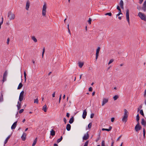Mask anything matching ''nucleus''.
<instances>
[{
    "label": "nucleus",
    "mask_w": 146,
    "mask_h": 146,
    "mask_svg": "<svg viewBox=\"0 0 146 146\" xmlns=\"http://www.w3.org/2000/svg\"><path fill=\"white\" fill-rule=\"evenodd\" d=\"M129 10L128 9H127L126 11V19L127 21L129 24Z\"/></svg>",
    "instance_id": "39448f33"
},
{
    "label": "nucleus",
    "mask_w": 146,
    "mask_h": 146,
    "mask_svg": "<svg viewBox=\"0 0 146 146\" xmlns=\"http://www.w3.org/2000/svg\"><path fill=\"white\" fill-rule=\"evenodd\" d=\"M63 120H64V121L65 123L66 124V123L67 121H66V119L65 117L64 118Z\"/></svg>",
    "instance_id": "864d4df0"
},
{
    "label": "nucleus",
    "mask_w": 146,
    "mask_h": 146,
    "mask_svg": "<svg viewBox=\"0 0 146 146\" xmlns=\"http://www.w3.org/2000/svg\"><path fill=\"white\" fill-rule=\"evenodd\" d=\"M105 15H108L110 16H111L112 15V14L111 13H108L105 14Z\"/></svg>",
    "instance_id": "c9c22d12"
},
{
    "label": "nucleus",
    "mask_w": 146,
    "mask_h": 146,
    "mask_svg": "<svg viewBox=\"0 0 146 146\" xmlns=\"http://www.w3.org/2000/svg\"><path fill=\"white\" fill-rule=\"evenodd\" d=\"M7 70H6L5 71V72L4 73L3 76V79L2 80V81L3 82H4L6 80V78L7 76Z\"/></svg>",
    "instance_id": "423d86ee"
},
{
    "label": "nucleus",
    "mask_w": 146,
    "mask_h": 146,
    "mask_svg": "<svg viewBox=\"0 0 146 146\" xmlns=\"http://www.w3.org/2000/svg\"><path fill=\"white\" fill-rule=\"evenodd\" d=\"M119 96H118L115 95L113 97V99L114 100H117L119 98Z\"/></svg>",
    "instance_id": "7c9ffc66"
},
{
    "label": "nucleus",
    "mask_w": 146,
    "mask_h": 146,
    "mask_svg": "<svg viewBox=\"0 0 146 146\" xmlns=\"http://www.w3.org/2000/svg\"><path fill=\"white\" fill-rule=\"evenodd\" d=\"M127 116L124 115V116L122 119V121L123 122H126L127 120Z\"/></svg>",
    "instance_id": "ddd939ff"
},
{
    "label": "nucleus",
    "mask_w": 146,
    "mask_h": 146,
    "mask_svg": "<svg viewBox=\"0 0 146 146\" xmlns=\"http://www.w3.org/2000/svg\"><path fill=\"white\" fill-rule=\"evenodd\" d=\"M135 130L136 131H137V124L135 126Z\"/></svg>",
    "instance_id": "338daca9"
},
{
    "label": "nucleus",
    "mask_w": 146,
    "mask_h": 146,
    "mask_svg": "<svg viewBox=\"0 0 146 146\" xmlns=\"http://www.w3.org/2000/svg\"><path fill=\"white\" fill-rule=\"evenodd\" d=\"M11 136V135H10L6 138V139L5 140V142H4L5 144L7 142L8 139Z\"/></svg>",
    "instance_id": "5701e85b"
},
{
    "label": "nucleus",
    "mask_w": 146,
    "mask_h": 146,
    "mask_svg": "<svg viewBox=\"0 0 146 146\" xmlns=\"http://www.w3.org/2000/svg\"><path fill=\"white\" fill-rule=\"evenodd\" d=\"M114 117H112L111 119V121L112 122H113L114 121Z\"/></svg>",
    "instance_id": "4d7b16f0"
},
{
    "label": "nucleus",
    "mask_w": 146,
    "mask_h": 146,
    "mask_svg": "<svg viewBox=\"0 0 146 146\" xmlns=\"http://www.w3.org/2000/svg\"><path fill=\"white\" fill-rule=\"evenodd\" d=\"M46 4L45 3L43 6L42 11V15L43 17H46Z\"/></svg>",
    "instance_id": "f03ea898"
},
{
    "label": "nucleus",
    "mask_w": 146,
    "mask_h": 146,
    "mask_svg": "<svg viewBox=\"0 0 146 146\" xmlns=\"http://www.w3.org/2000/svg\"><path fill=\"white\" fill-rule=\"evenodd\" d=\"M24 111V110L23 109H21V110H20L19 111V113H22Z\"/></svg>",
    "instance_id": "8fccbe9b"
},
{
    "label": "nucleus",
    "mask_w": 146,
    "mask_h": 146,
    "mask_svg": "<svg viewBox=\"0 0 146 146\" xmlns=\"http://www.w3.org/2000/svg\"><path fill=\"white\" fill-rule=\"evenodd\" d=\"M108 99L105 98H103L102 104V106H104L105 104L107 103L108 102Z\"/></svg>",
    "instance_id": "6e6552de"
},
{
    "label": "nucleus",
    "mask_w": 146,
    "mask_h": 146,
    "mask_svg": "<svg viewBox=\"0 0 146 146\" xmlns=\"http://www.w3.org/2000/svg\"><path fill=\"white\" fill-rule=\"evenodd\" d=\"M100 50V48L99 47H98L97 49L96 50V60H97L98 58V56H99V52Z\"/></svg>",
    "instance_id": "0eeeda50"
},
{
    "label": "nucleus",
    "mask_w": 146,
    "mask_h": 146,
    "mask_svg": "<svg viewBox=\"0 0 146 146\" xmlns=\"http://www.w3.org/2000/svg\"><path fill=\"white\" fill-rule=\"evenodd\" d=\"M55 92H54L52 94V96L53 97H54L55 96Z\"/></svg>",
    "instance_id": "052dcab7"
},
{
    "label": "nucleus",
    "mask_w": 146,
    "mask_h": 146,
    "mask_svg": "<svg viewBox=\"0 0 146 146\" xmlns=\"http://www.w3.org/2000/svg\"><path fill=\"white\" fill-rule=\"evenodd\" d=\"M142 9L145 12L146 10V7L143 6Z\"/></svg>",
    "instance_id": "a18cd8bd"
},
{
    "label": "nucleus",
    "mask_w": 146,
    "mask_h": 146,
    "mask_svg": "<svg viewBox=\"0 0 146 146\" xmlns=\"http://www.w3.org/2000/svg\"><path fill=\"white\" fill-rule=\"evenodd\" d=\"M143 0H139V3L140 4H141L142 2H143Z\"/></svg>",
    "instance_id": "680f3d73"
},
{
    "label": "nucleus",
    "mask_w": 146,
    "mask_h": 146,
    "mask_svg": "<svg viewBox=\"0 0 146 146\" xmlns=\"http://www.w3.org/2000/svg\"><path fill=\"white\" fill-rule=\"evenodd\" d=\"M89 138V135L88 133H87L86 134L84 135L83 137V139L84 140H86L88 139Z\"/></svg>",
    "instance_id": "1a4fd4ad"
},
{
    "label": "nucleus",
    "mask_w": 146,
    "mask_h": 146,
    "mask_svg": "<svg viewBox=\"0 0 146 146\" xmlns=\"http://www.w3.org/2000/svg\"><path fill=\"white\" fill-rule=\"evenodd\" d=\"M68 33H69L70 34V35H71V33L70 31V29H69V28H68Z\"/></svg>",
    "instance_id": "69168bd1"
},
{
    "label": "nucleus",
    "mask_w": 146,
    "mask_h": 146,
    "mask_svg": "<svg viewBox=\"0 0 146 146\" xmlns=\"http://www.w3.org/2000/svg\"><path fill=\"white\" fill-rule=\"evenodd\" d=\"M142 106L141 105H140L139 106V108H137V111H139L140 109L142 108Z\"/></svg>",
    "instance_id": "49530a36"
},
{
    "label": "nucleus",
    "mask_w": 146,
    "mask_h": 146,
    "mask_svg": "<svg viewBox=\"0 0 146 146\" xmlns=\"http://www.w3.org/2000/svg\"><path fill=\"white\" fill-rule=\"evenodd\" d=\"M100 133H99L98 135V138L96 140V142H97L99 141V140L100 139Z\"/></svg>",
    "instance_id": "473e14b6"
},
{
    "label": "nucleus",
    "mask_w": 146,
    "mask_h": 146,
    "mask_svg": "<svg viewBox=\"0 0 146 146\" xmlns=\"http://www.w3.org/2000/svg\"><path fill=\"white\" fill-rule=\"evenodd\" d=\"M143 6L146 7V0L144 1L143 5Z\"/></svg>",
    "instance_id": "5fc2aeb1"
},
{
    "label": "nucleus",
    "mask_w": 146,
    "mask_h": 146,
    "mask_svg": "<svg viewBox=\"0 0 146 146\" xmlns=\"http://www.w3.org/2000/svg\"><path fill=\"white\" fill-rule=\"evenodd\" d=\"M140 113L142 116L144 117V114L143 113V111L142 110H140Z\"/></svg>",
    "instance_id": "e433bc0d"
},
{
    "label": "nucleus",
    "mask_w": 146,
    "mask_h": 146,
    "mask_svg": "<svg viewBox=\"0 0 146 146\" xmlns=\"http://www.w3.org/2000/svg\"><path fill=\"white\" fill-rule=\"evenodd\" d=\"M122 13H121V11H119V13L117 15L116 17L117 16H119L120 14H122Z\"/></svg>",
    "instance_id": "603ef678"
},
{
    "label": "nucleus",
    "mask_w": 146,
    "mask_h": 146,
    "mask_svg": "<svg viewBox=\"0 0 146 146\" xmlns=\"http://www.w3.org/2000/svg\"><path fill=\"white\" fill-rule=\"evenodd\" d=\"M123 2L122 0H121L119 2V5L120 6L121 8L122 9H123Z\"/></svg>",
    "instance_id": "2eb2a0df"
},
{
    "label": "nucleus",
    "mask_w": 146,
    "mask_h": 146,
    "mask_svg": "<svg viewBox=\"0 0 146 146\" xmlns=\"http://www.w3.org/2000/svg\"><path fill=\"white\" fill-rule=\"evenodd\" d=\"M92 87H90L89 88V91H90V92H91L92 91Z\"/></svg>",
    "instance_id": "6e6d98bb"
},
{
    "label": "nucleus",
    "mask_w": 146,
    "mask_h": 146,
    "mask_svg": "<svg viewBox=\"0 0 146 146\" xmlns=\"http://www.w3.org/2000/svg\"><path fill=\"white\" fill-rule=\"evenodd\" d=\"M92 125V124L91 123H90L88 125V127L89 129H90L91 128Z\"/></svg>",
    "instance_id": "c03bdc74"
},
{
    "label": "nucleus",
    "mask_w": 146,
    "mask_h": 146,
    "mask_svg": "<svg viewBox=\"0 0 146 146\" xmlns=\"http://www.w3.org/2000/svg\"><path fill=\"white\" fill-rule=\"evenodd\" d=\"M38 98H36L34 100V103L38 104Z\"/></svg>",
    "instance_id": "58836bf2"
},
{
    "label": "nucleus",
    "mask_w": 146,
    "mask_h": 146,
    "mask_svg": "<svg viewBox=\"0 0 146 146\" xmlns=\"http://www.w3.org/2000/svg\"><path fill=\"white\" fill-rule=\"evenodd\" d=\"M143 136L144 138H145V128L143 129Z\"/></svg>",
    "instance_id": "72a5a7b5"
},
{
    "label": "nucleus",
    "mask_w": 146,
    "mask_h": 146,
    "mask_svg": "<svg viewBox=\"0 0 146 146\" xmlns=\"http://www.w3.org/2000/svg\"><path fill=\"white\" fill-rule=\"evenodd\" d=\"M146 89L145 90V92H144V96L145 97L146 96Z\"/></svg>",
    "instance_id": "774afa93"
},
{
    "label": "nucleus",
    "mask_w": 146,
    "mask_h": 146,
    "mask_svg": "<svg viewBox=\"0 0 146 146\" xmlns=\"http://www.w3.org/2000/svg\"><path fill=\"white\" fill-rule=\"evenodd\" d=\"M32 39L35 42H37V39L35 36H33L32 37Z\"/></svg>",
    "instance_id": "bb28decb"
},
{
    "label": "nucleus",
    "mask_w": 146,
    "mask_h": 146,
    "mask_svg": "<svg viewBox=\"0 0 146 146\" xmlns=\"http://www.w3.org/2000/svg\"><path fill=\"white\" fill-rule=\"evenodd\" d=\"M66 116L68 117H69L70 116V114H69V113H67Z\"/></svg>",
    "instance_id": "bf43d9fd"
},
{
    "label": "nucleus",
    "mask_w": 146,
    "mask_h": 146,
    "mask_svg": "<svg viewBox=\"0 0 146 146\" xmlns=\"http://www.w3.org/2000/svg\"><path fill=\"white\" fill-rule=\"evenodd\" d=\"M3 101V95L2 94H1V96H0V102H2Z\"/></svg>",
    "instance_id": "c756f323"
},
{
    "label": "nucleus",
    "mask_w": 146,
    "mask_h": 146,
    "mask_svg": "<svg viewBox=\"0 0 146 146\" xmlns=\"http://www.w3.org/2000/svg\"><path fill=\"white\" fill-rule=\"evenodd\" d=\"M124 115H127L128 116V115L129 113L127 110L126 109H125L124 110Z\"/></svg>",
    "instance_id": "a878e982"
},
{
    "label": "nucleus",
    "mask_w": 146,
    "mask_h": 146,
    "mask_svg": "<svg viewBox=\"0 0 146 146\" xmlns=\"http://www.w3.org/2000/svg\"><path fill=\"white\" fill-rule=\"evenodd\" d=\"M101 146H105V141L104 140H103L102 141Z\"/></svg>",
    "instance_id": "79ce46f5"
},
{
    "label": "nucleus",
    "mask_w": 146,
    "mask_h": 146,
    "mask_svg": "<svg viewBox=\"0 0 146 146\" xmlns=\"http://www.w3.org/2000/svg\"><path fill=\"white\" fill-rule=\"evenodd\" d=\"M138 15L141 19L146 21V17L144 14L139 12L138 14Z\"/></svg>",
    "instance_id": "7ed1b4c3"
},
{
    "label": "nucleus",
    "mask_w": 146,
    "mask_h": 146,
    "mask_svg": "<svg viewBox=\"0 0 146 146\" xmlns=\"http://www.w3.org/2000/svg\"><path fill=\"white\" fill-rule=\"evenodd\" d=\"M89 142V141L87 140L86 142L85 143V144L84 145V146H88V143Z\"/></svg>",
    "instance_id": "f704fd0d"
},
{
    "label": "nucleus",
    "mask_w": 146,
    "mask_h": 146,
    "mask_svg": "<svg viewBox=\"0 0 146 146\" xmlns=\"http://www.w3.org/2000/svg\"><path fill=\"white\" fill-rule=\"evenodd\" d=\"M117 9L119 11H121V10L118 5H117Z\"/></svg>",
    "instance_id": "de8ad7c7"
},
{
    "label": "nucleus",
    "mask_w": 146,
    "mask_h": 146,
    "mask_svg": "<svg viewBox=\"0 0 146 146\" xmlns=\"http://www.w3.org/2000/svg\"><path fill=\"white\" fill-rule=\"evenodd\" d=\"M55 131L53 129H52L51 131H50V135L51 136H54L55 135Z\"/></svg>",
    "instance_id": "4be33fe9"
},
{
    "label": "nucleus",
    "mask_w": 146,
    "mask_h": 146,
    "mask_svg": "<svg viewBox=\"0 0 146 146\" xmlns=\"http://www.w3.org/2000/svg\"><path fill=\"white\" fill-rule=\"evenodd\" d=\"M8 17L9 18L10 20H13L14 19L15 17V15L11 11H9L8 13Z\"/></svg>",
    "instance_id": "f257e3e1"
},
{
    "label": "nucleus",
    "mask_w": 146,
    "mask_h": 146,
    "mask_svg": "<svg viewBox=\"0 0 146 146\" xmlns=\"http://www.w3.org/2000/svg\"><path fill=\"white\" fill-rule=\"evenodd\" d=\"M92 21V19L90 18H89V20L88 21V22L89 24L90 25L91 24V21Z\"/></svg>",
    "instance_id": "37998d69"
},
{
    "label": "nucleus",
    "mask_w": 146,
    "mask_h": 146,
    "mask_svg": "<svg viewBox=\"0 0 146 146\" xmlns=\"http://www.w3.org/2000/svg\"><path fill=\"white\" fill-rule=\"evenodd\" d=\"M23 84H22V83L21 82L20 83H19V86L17 88V89L19 90V89H21L22 88V87H23Z\"/></svg>",
    "instance_id": "393cba45"
},
{
    "label": "nucleus",
    "mask_w": 146,
    "mask_h": 146,
    "mask_svg": "<svg viewBox=\"0 0 146 146\" xmlns=\"http://www.w3.org/2000/svg\"><path fill=\"white\" fill-rule=\"evenodd\" d=\"M87 115V111L86 110H85L84 111L83 114H82V117L84 119H85L86 117V115Z\"/></svg>",
    "instance_id": "f8f14e48"
},
{
    "label": "nucleus",
    "mask_w": 146,
    "mask_h": 146,
    "mask_svg": "<svg viewBox=\"0 0 146 146\" xmlns=\"http://www.w3.org/2000/svg\"><path fill=\"white\" fill-rule=\"evenodd\" d=\"M37 138H36L33 141V143L34 144H36V143L37 141Z\"/></svg>",
    "instance_id": "a19ab883"
},
{
    "label": "nucleus",
    "mask_w": 146,
    "mask_h": 146,
    "mask_svg": "<svg viewBox=\"0 0 146 146\" xmlns=\"http://www.w3.org/2000/svg\"><path fill=\"white\" fill-rule=\"evenodd\" d=\"M139 114H137V121H139Z\"/></svg>",
    "instance_id": "e2e57ef3"
},
{
    "label": "nucleus",
    "mask_w": 146,
    "mask_h": 146,
    "mask_svg": "<svg viewBox=\"0 0 146 146\" xmlns=\"http://www.w3.org/2000/svg\"><path fill=\"white\" fill-rule=\"evenodd\" d=\"M71 125L69 124H68L66 126V130L68 131H70V129H71Z\"/></svg>",
    "instance_id": "6ab92c4d"
},
{
    "label": "nucleus",
    "mask_w": 146,
    "mask_h": 146,
    "mask_svg": "<svg viewBox=\"0 0 146 146\" xmlns=\"http://www.w3.org/2000/svg\"><path fill=\"white\" fill-rule=\"evenodd\" d=\"M30 3L29 1H27V2L26 6V9L28 10L30 6Z\"/></svg>",
    "instance_id": "9d476101"
},
{
    "label": "nucleus",
    "mask_w": 146,
    "mask_h": 146,
    "mask_svg": "<svg viewBox=\"0 0 146 146\" xmlns=\"http://www.w3.org/2000/svg\"><path fill=\"white\" fill-rule=\"evenodd\" d=\"M113 61H114L113 59H111L108 63V65H109V64H110L111 63H112Z\"/></svg>",
    "instance_id": "4c0bfd02"
},
{
    "label": "nucleus",
    "mask_w": 146,
    "mask_h": 146,
    "mask_svg": "<svg viewBox=\"0 0 146 146\" xmlns=\"http://www.w3.org/2000/svg\"><path fill=\"white\" fill-rule=\"evenodd\" d=\"M24 93V91H22L20 93L19 98V100L20 102H21L23 100Z\"/></svg>",
    "instance_id": "20e7f679"
},
{
    "label": "nucleus",
    "mask_w": 146,
    "mask_h": 146,
    "mask_svg": "<svg viewBox=\"0 0 146 146\" xmlns=\"http://www.w3.org/2000/svg\"><path fill=\"white\" fill-rule=\"evenodd\" d=\"M26 134L25 133H23L21 137L23 141H25L26 139Z\"/></svg>",
    "instance_id": "9b49d317"
},
{
    "label": "nucleus",
    "mask_w": 146,
    "mask_h": 146,
    "mask_svg": "<svg viewBox=\"0 0 146 146\" xmlns=\"http://www.w3.org/2000/svg\"><path fill=\"white\" fill-rule=\"evenodd\" d=\"M142 125L144 126H145L146 124V122L144 120L143 118H142L141 119V122Z\"/></svg>",
    "instance_id": "aec40b11"
},
{
    "label": "nucleus",
    "mask_w": 146,
    "mask_h": 146,
    "mask_svg": "<svg viewBox=\"0 0 146 146\" xmlns=\"http://www.w3.org/2000/svg\"><path fill=\"white\" fill-rule=\"evenodd\" d=\"M74 121V117H72L70 118V119L69 121V122L70 124H72L73 122Z\"/></svg>",
    "instance_id": "412c9836"
},
{
    "label": "nucleus",
    "mask_w": 146,
    "mask_h": 146,
    "mask_svg": "<svg viewBox=\"0 0 146 146\" xmlns=\"http://www.w3.org/2000/svg\"><path fill=\"white\" fill-rule=\"evenodd\" d=\"M62 136H61L60 138H59L57 140V142L58 143L62 141Z\"/></svg>",
    "instance_id": "2f4dec72"
},
{
    "label": "nucleus",
    "mask_w": 146,
    "mask_h": 146,
    "mask_svg": "<svg viewBox=\"0 0 146 146\" xmlns=\"http://www.w3.org/2000/svg\"><path fill=\"white\" fill-rule=\"evenodd\" d=\"M42 50H42V57H43V55H44V52H45V48L44 47L43 48Z\"/></svg>",
    "instance_id": "ea45409f"
},
{
    "label": "nucleus",
    "mask_w": 146,
    "mask_h": 146,
    "mask_svg": "<svg viewBox=\"0 0 146 146\" xmlns=\"http://www.w3.org/2000/svg\"><path fill=\"white\" fill-rule=\"evenodd\" d=\"M24 74L25 82H26V79H27V78H26V71L25 70L24 71Z\"/></svg>",
    "instance_id": "c85d7f7f"
},
{
    "label": "nucleus",
    "mask_w": 146,
    "mask_h": 146,
    "mask_svg": "<svg viewBox=\"0 0 146 146\" xmlns=\"http://www.w3.org/2000/svg\"><path fill=\"white\" fill-rule=\"evenodd\" d=\"M112 127L111 126H110L109 127V128L108 129H105V128H102V131H111V129H112Z\"/></svg>",
    "instance_id": "dca6fc26"
},
{
    "label": "nucleus",
    "mask_w": 146,
    "mask_h": 146,
    "mask_svg": "<svg viewBox=\"0 0 146 146\" xmlns=\"http://www.w3.org/2000/svg\"><path fill=\"white\" fill-rule=\"evenodd\" d=\"M9 38H8L7 39V44H9Z\"/></svg>",
    "instance_id": "13d9d810"
},
{
    "label": "nucleus",
    "mask_w": 146,
    "mask_h": 146,
    "mask_svg": "<svg viewBox=\"0 0 146 146\" xmlns=\"http://www.w3.org/2000/svg\"><path fill=\"white\" fill-rule=\"evenodd\" d=\"M121 135H120L117 139V141H118L119 140V139L121 137Z\"/></svg>",
    "instance_id": "0e129e2a"
},
{
    "label": "nucleus",
    "mask_w": 146,
    "mask_h": 146,
    "mask_svg": "<svg viewBox=\"0 0 146 146\" xmlns=\"http://www.w3.org/2000/svg\"><path fill=\"white\" fill-rule=\"evenodd\" d=\"M111 140H112V142H111V146H113V144L114 143V141L112 139H111Z\"/></svg>",
    "instance_id": "09e8293b"
},
{
    "label": "nucleus",
    "mask_w": 146,
    "mask_h": 146,
    "mask_svg": "<svg viewBox=\"0 0 146 146\" xmlns=\"http://www.w3.org/2000/svg\"><path fill=\"white\" fill-rule=\"evenodd\" d=\"M78 66H79V67L80 68H81L82 67V66H83V65H84V63L83 62H79L78 63Z\"/></svg>",
    "instance_id": "b1692460"
},
{
    "label": "nucleus",
    "mask_w": 146,
    "mask_h": 146,
    "mask_svg": "<svg viewBox=\"0 0 146 146\" xmlns=\"http://www.w3.org/2000/svg\"><path fill=\"white\" fill-rule=\"evenodd\" d=\"M94 113H92L91 114V115H90V118H93L94 117Z\"/></svg>",
    "instance_id": "3c124183"
},
{
    "label": "nucleus",
    "mask_w": 146,
    "mask_h": 146,
    "mask_svg": "<svg viewBox=\"0 0 146 146\" xmlns=\"http://www.w3.org/2000/svg\"><path fill=\"white\" fill-rule=\"evenodd\" d=\"M48 109V108L46 106V105H44L43 107L42 110H43L44 111V112H46L47 111V109Z\"/></svg>",
    "instance_id": "f3484780"
},
{
    "label": "nucleus",
    "mask_w": 146,
    "mask_h": 146,
    "mask_svg": "<svg viewBox=\"0 0 146 146\" xmlns=\"http://www.w3.org/2000/svg\"><path fill=\"white\" fill-rule=\"evenodd\" d=\"M21 102H19L18 101L17 102V109L18 110H19L21 108Z\"/></svg>",
    "instance_id": "a211bd4d"
},
{
    "label": "nucleus",
    "mask_w": 146,
    "mask_h": 146,
    "mask_svg": "<svg viewBox=\"0 0 146 146\" xmlns=\"http://www.w3.org/2000/svg\"><path fill=\"white\" fill-rule=\"evenodd\" d=\"M17 121L15 122L12 125L11 127V129H15L17 125Z\"/></svg>",
    "instance_id": "4468645a"
},
{
    "label": "nucleus",
    "mask_w": 146,
    "mask_h": 146,
    "mask_svg": "<svg viewBox=\"0 0 146 146\" xmlns=\"http://www.w3.org/2000/svg\"><path fill=\"white\" fill-rule=\"evenodd\" d=\"M141 129V127L140 125L139 122H137V130H140Z\"/></svg>",
    "instance_id": "cd10ccee"
}]
</instances>
